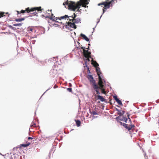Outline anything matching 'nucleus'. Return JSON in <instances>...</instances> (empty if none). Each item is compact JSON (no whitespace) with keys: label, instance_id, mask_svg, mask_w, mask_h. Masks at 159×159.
Instances as JSON below:
<instances>
[{"label":"nucleus","instance_id":"1","mask_svg":"<svg viewBox=\"0 0 159 159\" xmlns=\"http://www.w3.org/2000/svg\"><path fill=\"white\" fill-rule=\"evenodd\" d=\"M63 5H67L68 6V8L69 9L75 11L77 9L79 11H80L79 10L80 5H78V2L75 3V2L72 1H69L68 0L64 2Z\"/></svg>","mask_w":159,"mask_h":159},{"label":"nucleus","instance_id":"2","mask_svg":"<svg viewBox=\"0 0 159 159\" xmlns=\"http://www.w3.org/2000/svg\"><path fill=\"white\" fill-rule=\"evenodd\" d=\"M98 86L96 83V82H95L94 84H92V87L93 88L92 90H94L96 91L97 94H99L100 92L99 91V88H102V87H104L103 83L102 82V79L100 75L98 74Z\"/></svg>","mask_w":159,"mask_h":159},{"label":"nucleus","instance_id":"3","mask_svg":"<svg viewBox=\"0 0 159 159\" xmlns=\"http://www.w3.org/2000/svg\"><path fill=\"white\" fill-rule=\"evenodd\" d=\"M109 0H106V1L98 4V6H102V5L104 6L103 8V14L105 12L107 9L109 8L110 7H112L113 6L115 0H111L110 2H108L107 1Z\"/></svg>","mask_w":159,"mask_h":159},{"label":"nucleus","instance_id":"4","mask_svg":"<svg viewBox=\"0 0 159 159\" xmlns=\"http://www.w3.org/2000/svg\"><path fill=\"white\" fill-rule=\"evenodd\" d=\"M43 10V9H42L41 7H35L30 8L28 7L25 10H22L20 11V13H24L27 12L28 13H30L31 12L34 11H37L38 12H42V11Z\"/></svg>","mask_w":159,"mask_h":159},{"label":"nucleus","instance_id":"5","mask_svg":"<svg viewBox=\"0 0 159 159\" xmlns=\"http://www.w3.org/2000/svg\"><path fill=\"white\" fill-rule=\"evenodd\" d=\"M77 15L74 13L73 15L71 16H68V17L67 18V20H69L68 22H66V24L64 26L66 28H69L70 27V25L69 24L70 22L72 23L74 22V20L75 18Z\"/></svg>","mask_w":159,"mask_h":159},{"label":"nucleus","instance_id":"6","mask_svg":"<svg viewBox=\"0 0 159 159\" xmlns=\"http://www.w3.org/2000/svg\"><path fill=\"white\" fill-rule=\"evenodd\" d=\"M80 19L79 18H75L74 20V22L72 23H70V22L69 23L70 25V27L74 28V29H75L76 28V25H75V24H77L79 23H80Z\"/></svg>","mask_w":159,"mask_h":159},{"label":"nucleus","instance_id":"7","mask_svg":"<svg viewBox=\"0 0 159 159\" xmlns=\"http://www.w3.org/2000/svg\"><path fill=\"white\" fill-rule=\"evenodd\" d=\"M77 2L78 5H80L79 6L80 8L81 6L82 7H86V5L89 4L88 0H80Z\"/></svg>","mask_w":159,"mask_h":159},{"label":"nucleus","instance_id":"8","mask_svg":"<svg viewBox=\"0 0 159 159\" xmlns=\"http://www.w3.org/2000/svg\"><path fill=\"white\" fill-rule=\"evenodd\" d=\"M48 11L49 12H50V13L51 14V16H46V18H49L50 20H52L53 21L57 22H60L58 21H56V20H57L58 19V17H55V16H53V14L52 13V10H51L50 11H49V10H48ZM50 16V15H49ZM60 23H61V22H60Z\"/></svg>","mask_w":159,"mask_h":159},{"label":"nucleus","instance_id":"9","mask_svg":"<svg viewBox=\"0 0 159 159\" xmlns=\"http://www.w3.org/2000/svg\"><path fill=\"white\" fill-rule=\"evenodd\" d=\"M89 81L90 83V84L92 85V84H94L95 81L93 79V76L91 75H88L86 76Z\"/></svg>","mask_w":159,"mask_h":159},{"label":"nucleus","instance_id":"10","mask_svg":"<svg viewBox=\"0 0 159 159\" xmlns=\"http://www.w3.org/2000/svg\"><path fill=\"white\" fill-rule=\"evenodd\" d=\"M27 31L31 34L35 33L36 32L35 28L34 27L30 26L27 28Z\"/></svg>","mask_w":159,"mask_h":159},{"label":"nucleus","instance_id":"11","mask_svg":"<svg viewBox=\"0 0 159 159\" xmlns=\"http://www.w3.org/2000/svg\"><path fill=\"white\" fill-rule=\"evenodd\" d=\"M81 48L83 49V54L84 55L85 57H90V56L91 53L90 52H89L88 50H85L84 49L85 48H84L83 47H81Z\"/></svg>","mask_w":159,"mask_h":159},{"label":"nucleus","instance_id":"12","mask_svg":"<svg viewBox=\"0 0 159 159\" xmlns=\"http://www.w3.org/2000/svg\"><path fill=\"white\" fill-rule=\"evenodd\" d=\"M123 126H124L126 129H128L129 131L131 129L133 130L135 127L134 125H131L130 126H128L125 123H124Z\"/></svg>","mask_w":159,"mask_h":159},{"label":"nucleus","instance_id":"13","mask_svg":"<svg viewBox=\"0 0 159 159\" xmlns=\"http://www.w3.org/2000/svg\"><path fill=\"white\" fill-rule=\"evenodd\" d=\"M92 58V64L93 65V66L95 67H97L98 66V64L97 62L96 61H94L93 58Z\"/></svg>","mask_w":159,"mask_h":159},{"label":"nucleus","instance_id":"14","mask_svg":"<svg viewBox=\"0 0 159 159\" xmlns=\"http://www.w3.org/2000/svg\"><path fill=\"white\" fill-rule=\"evenodd\" d=\"M80 36L83 38L85 39L87 41H89V39L86 37L84 34H81L80 35Z\"/></svg>","mask_w":159,"mask_h":159},{"label":"nucleus","instance_id":"15","mask_svg":"<svg viewBox=\"0 0 159 159\" xmlns=\"http://www.w3.org/2000/svg\"><path fill=\"white\" fill-rule=\"evenodd\" d=\"M31 143L30 142H27L26 144H21L20 145V146L21 147H26L27 146H28Z\"/></svg>","mask_w":159,"mask_h":159},{"label":"nucleus","instance_id":"16","mask_svg":"<svg viewBox=\"0 0 159 159\" xmlns=\"http://www.w3.org/2000/svg\"><path fill=\"white\" fill-rule=\"evenodd\" d=\"M68 17V16L67 15H65L64 16H62L60 17H58V20H61L62 19H66L67 18V17Z\"/></svg>","mask_w":159,"mask_h":159},{"label":"nucleus","instance_id":"17","mask_svg":"<svg viewBox=\"0 0 159 159\" xmlns=\"http://www.w3.org/2000/svg\"><path fill=\"white\" fill-rule=\"evenodd\" d=\"M98 99L100 100L102 102H104L105 101L104 98L102 96L100 95L97 96Z\"/></svg>","mask_w":159,"mask_h":159},{"label":"nucleus","instance_id":"18","mask_svg":"<svg viewBox=\"0 0 159 159\" xmlns=\"http://www.w3.org/2000/svg\"><path fill=\"white\" fill-rule=\"evenodd\" d=\"M100 89L101 90V92L102 93L106 94V91L105 89H104V87H102V88H99V89Z\"/></svg>","mask_w":159,"mask_h":159},{"label":"nucleus","instance_id":"19","mask_svg":"<svg viewBox=\"0 0 159 159\" xmlns=\"http://www.w3.org/2000/svg\"><path fill=\"white\" fill-rule=\"evenodd\" d=\"M8 13H5L4 12H0V17H3L5 16V14H8Z\"/></svg>","mask_w":159,"mask_h":159},{"label":"nucleus","instance_id":"20","mask_svg":"<svg viewBox=\"0 0 159 159\" xmlns=\"http://www.w3.org/2000/svg\"><path fill=\"white\" fill-rule=\"evenodd\" d=\"M75 121H76V124L77 126L78 127L80 126V124H81L80 121L79 120H75Z\"/></svg>","mask_w":159,"mask_h":159},{"label":"nucleus","instance_id":"21","mask_svg":"<svg viewBox=\"0 0 159 159\" xmlns=\"http://www.w3.org/2000/svg\"><path fill=\"white\" fill-rule=\"evenodd\" d=\"M25 20V18H19V19H16L15 20V21L16 22H20L23 20Z\"/></svg>","mask_w":159,"mask_h":159},{"label":"nucleus","instance_id":"22","mask_svg":"<svg viewBox=\"0 0 159 159\" xmlns=\"http://www.w3.org/2000/svg\"><path fill=\"white\" fill-rule=\"evenodd\" d=\"M30 126L31 127H36V125L34 122H32Z\"/></svg>","mask_w":159,"mask_h":159},{"label":"nucleus","instance_id":"23","mask_svg":"<svg viewBox=\"0 0 159 159\" xmlns=\"http://www.w3.org/2000/svg\"><path fill=\"white\" fill-rule=\"evenodd\" d=\"M116 102L118 103V104H119L121 106L122 105V103L121 102L119 99L116 101Z\"/></svg>","mask_w":159,"mask_h":159},{"label":"nucleus","instance_id":"24","mask_svg":"<svg viewBox=\"0 0 159 159\" xmlns=\"http://www.w3.org/2000/svg\"><path fill=\"white\" fill-rule=\"evenodd\" d=\"M96 68V71L97 72V75H98V74L99 75H100V74L101 73V72H100V68H97V67Z\"/></svg>","mask_w":159,"mask_h":159},{"label":"nucleus","instance_id":"25","mask_svg":"<svg viewBox=\"0 0 159 159\" xmlns=\"http://www.w3.org/2000/svg\"><path fill=\"white\" fill-rule=\"evenodd\" d=\"M119 112V114H120V115H123L124 113V111H122V112H121L120 111H119V110L116 109Z\"/></svg>","mask_w":159,"mask_h":159},{"label":"nucleus","instance_id":"26","mask_svg":"<svg viewBox=\"0 0 159 159\" xmlns=\"http://www.w3.org/2000/svg\"><path fill=\"white\" fill-rule=\"evenodd\" d=\"M90 113L91 114H93V115H97L98 114L97 112L95 111H92V112H90Z\"/></svg>","mask_w":159,"mask_h":159},{"label":"nucleus","instance_id":"27","mask_svg":"<svg viewBox=\"0 0 159 159\" xmlns=\"http://www.w3.org/2000/svg\"><path fill=\"white\" fill-rule=\"evenodd\" d=\"M86 58H87L86 60L88 61L89 62L90 61V60L89 58H91V56H90V57H86Z\"/></svg>","mask_w":159,"mask_h":159},{"label":"nucleus","instance_id":"28","mask_svg":"<svg viewBox=\"0 0 159 159\" xmlns=\"http://www.w3.org/2000/svg\"><path fill=\"white\" fill-rule=\"evenodd\" d=\"M127 119L126 117L123 118V119L122 120H123L125 122H126V121H127Z\"/></svg>","mask_w":159,"mask_h":159},{"label":"nucleus","instance_id":"29","mask_svg":"<svg viewBox=\"0 0 159 159\" xmlns=\"http://www.w3.org/2000/svg\"><path fill=\"white\" fill-rule=\"evenodd\" d=\"M67 90L70 92H71L72 91V89L70 88H67Z\"/></svg>","mask_w":159,"mask_h":159},{"label":"nucleus","instance_id":"30","mask_svg":"<svg viewBox=\"0 0 159 159\" xmlns=\"http://www.w3.org/2000/svg\"><path fill=\"white\" fill-rule=\"evenodd\" d=\"M21 25L20 24H14V26H20Z\"/></svg>","mask_w":159,"mask_h":159},{"label":"nucleus","instance_id":"31","mask_svg":"<svg viewBox=\"0 0 159 159\" xmlns=\"http://www.w3.org/2000/svg\"><path fill=\"white\" fill-rule=\"evenodd\" d=\"M113 98H114L115 100L116 101L117 100L118 98H117V97L116 96H113Z\"/></svg>","mask_w":159,"mask_h":159},{"label":"nucleus","instance_id":"32","mask_svg":"<svg viewBox=\"0 0 159 159\" xmlns=\"http://www.w3.org/2000/svg\"><path fill=\"white\" fill-rule=\"evenodd\" d=\"M87 72H88V74H90L91 73L90 70H89V67L88 68Z\"/></svg>","mask_w":159,"mask_h":159},{"label":"nucleus","instance_id":"33","mask_svg":"<svg viewBox=\"0 0 159 159\" xmlns=\"http://www.w3.org/2000/svg\"><path fill=\"white\" fill-rule=\"evenodd\" d=\"M34 16H38L37 14L38 13L36 12H34L33 13Z\"/></svg>","mask_w":159,"mask_h":159},{"label":"nucleus","instance_id":"34","mask_svg":"<svg viewBox=\"0 0 159 159\" xmlns=\"http://www.w3.org/2000/svg\"><path fill=\"white\" fill-rule=\"evenodd\" d=\"M33 139V138L31 137H29L28 138V139L29 140L30 139Z\"/></svg>","mask_w":159,"mask_h":159},{"label":"nucleus","instance_id":"35","mask_svg":"<svg viewBox=\"0 0 159 159\" xmlns=\"http://www.w3.org/2000/svg\"><path fill=\"white\" fill-rule=\"evenodd\" d=\"M16 12L17 13V14H19L21 13H20V11H17Z\"/></svg>","mask_w":159,"mask_h":159},{"label":"nucleus","instance_id":"36","mask_svg":"<svg viewBox=\"0 0 159 159\" xmlns=\"http://www.w3.org/2000/svg\"><path fill=\"white\" fill-rule=\"evenodd\" d=\"M89 47H88V48H87V49H89Z\"/></svg>","mask_w":159,"mask_h":159},{"label":"nucleus","instance_id":"37","mask_svg":"<svg viewBox=\"0 0 159 159\" xmlns=\"http://www.w3.org/2000/svg\"><path fill=\"white\" fill-rule=\"evenodd\" d=\"M129 120H130V119L129 118Z\"/></svg>","mask_w":159,"mask_h":159},{"label":"nucleus","instance_id":"38","mask_svg":"<svg viewBox=\"0 0 159 159\" xmlns=\"http://www.w3.org/2000/svg\"><path fill=\"white\" fill-rule=\"evenodd\" d=\"M88 45H90V44H88Z\"/></svg>","mask_w":159,"mask_h":159},{"label":"nucleus","instance_id":"39","mask_svg":"<svg viewBox=\"0 0 159 159\" xmlns=\"http://www.w3.org/2000/svg\"><path fill=\"white\" fill-rule=\"evenodd\" d=\"M86 62H85V63H86ZM86 66H87V65H86Z\"/></svg>","mask_w":159,"mask_h":159},{"label":"nucleus","instance_id":"40","mask_svg":"<svg viewBox=\"0 0 159 159\" xmlns=\"http://www.w3.org/2000/svg\"><path fill=\"white\" fill-rule=\"evenodd\" d=\"M70 86H71V84H70Z\"/></svg>","mask_w":159,"mask_h":159}]
</instances>
